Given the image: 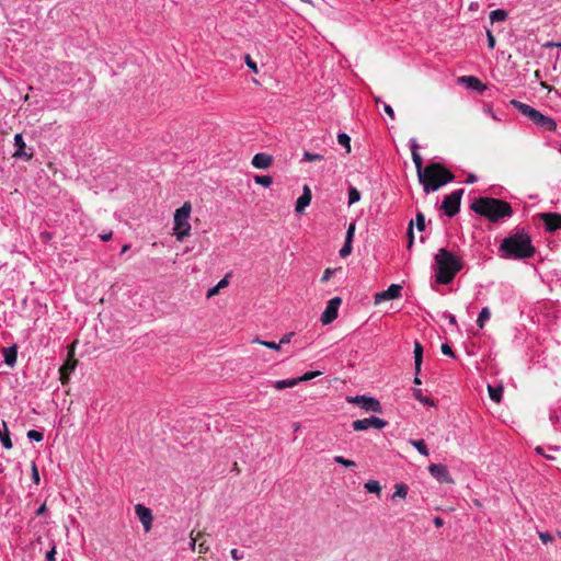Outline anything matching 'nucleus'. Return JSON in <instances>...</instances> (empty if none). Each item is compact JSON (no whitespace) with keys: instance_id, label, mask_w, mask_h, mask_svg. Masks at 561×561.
<instances>
[{"instance_id":"nucleus-35","label":"nucleus","mask_w":561,"mask_h":561,"mask_svg":"<svg viewBox=\"0 0 561 561\" xmlns=\"http://www.w3.org/2000/svg\"><path fill=\"white\" fill-rule=\"evenodd\" d=\"M396 491L393 493V497L404 499L408 494V486L403 483L396 484Z\"/></svg>"},{"instance_id":"nucleus-53","label":"nucleus","mask_w":561,"mask_h":561,"mask_svg":"<svg viewBox=\"0 0 561 561\" xmlns=\"http://www.w3.org/2000/svg\"><path fill=\"white\" fill-rule=\"evenodd\" d=\"M383 111L391 119H394V111L389 104H383Z\"/></svg>"},{"instance_id":"nucleus-20","label":"nucleus","mask_w":561,"mask_h":561,"mask_svg":"<svg viewBox=\"0 0 561 561\" xmlns=\"http://www.w3.org/2000/svg\"><path fill=\"white\" fill-rule=\"evenodd\" d=\"M77 364H78V360L75 357L73 344H72L68 352V357H67L66 362L64 363V365L59 368V371H65V373L71 374L75 370V368L77 367Z\"/></svg>"},{"instance_id":"nucleus-42","label":"nucleus","mask_w":561,"mask_h":561,"mask_svg":"<svg viewBox=\"0 0 561 561\" xmlns=\"http://www.w3.org/2000/svg\"><path fill=\"white\" fill-rule=\"evenodd\" d=\"M351 253H352V242L345 241L344 245L340 250V255L342 257H345V256L350 255Z\"/></svg>"},{"instance_id":"nucleus-23","label":"nucleus","mask_w":561,"mask_h":561,"mask_svg":"<svg viewBox=\"0 0 561 561\" xmlns=\"http://www.w3.org/2000/svg\"><path fill=\"white\" fill-rule=\"evenodd\" d=\"M488 392L491 398L496 403L501 402L502 393H503V386L500 385L497 387H492L491 385L488 386Z\"/></svg>"},{"instance_id":"nucleus-22","label":"nucleus","mask_w":561,"mask_h":561,"mask_svg":"<svg viewBox=\"0 0 561 561\" xmlns=\"http://www.w3.org/2000/svg\"><path fill=\"white\" fill-rule=\"evenodd\" d=\"M423 362V346L420 342H414V365L416 375L421 373V366Z\"/></svg>"},{"instance_id":"nucleus-41","label":"nucleus","mask_w":561,"mask_h":561,"mask_svg":"<svg viewBox=\"0 0 561 561\" xmlns=\"http://www.w3.org/2000/svg\"><path fill=\"white\" fill-rule=\"evenodd\" d=\"M27 437L30 439H33L35 442H41L43 439V433L36 431V430H30L27 432Z\"/></svg>"},{"instance_id":"nucleus-26","label":"nucleus","mask_w":561,"mask_h":561,"mask_svg":"<svg viewBox=\"0 0 561 561\" xmlns=\"http://www.w3.org/2000/svg\"><path fill=\"white\" fill-rule=\"evenodd\" d=\"M296 385H298L297 378L285 379V380H277L276 382H274V388L277 389V390H283L285 388H290V387H294Z\"/></svg>"},{"instance_id":"nucleus-45","label":"nucleus","mask_w":561,"mask_h":561,"mask_svg":"<svg viewBox=\"0 0 561 561\" xmlns=\"http://www.w3.org/2000/svg\"><path fill=\"white\" fill-rule=\"evenodd\" d=\"M244 59H245V64H247V66H248V67H249L253 72H255V73H256V72L259 71V70H257V66H256L255 61H253V60H252V58L250 57V55H247Z\"/></svg>"},{"instance_id":"nucleus-58","label":"nucleus","mask_w":561,"mask_h":561,"mask_svg":"<svg viewBox=\"0 0 561 561\" xmlns=\"http://www.w3.org/2000/svg\"><path fill=\"white\" fill-rule=\"evenodd\" d=\"M39 238L42 241L47 242L51 239V234L49 232L45 231L39 234Z\"/></svg>"},{"instance_id":"nucleus-34","label":"nucleus","mask_w":561,"mask_h":561,"mask_svg":"<svg viewBox=\"0 0 561 561\" xmlns=\"http://www.w3.org/2000/svg\"><path fill=\"white\" fill-rule=\"evenodd\" d=\"M359 199H360L359 191L356 187L351 186L348 188V204L352 205L354 203H357Z\"/></svg>"},{"instance_id":"nucleus-7","label":"nucleus","mask_w":561,"mask_h":561,"mask_svg":"<svg viewBox=\"0 0 561 561\" xmlns=\"http://www.w3.org/2000/svg\"><path fill=\"white\" fill-rule=\"evenodd\" d=\"M463 194V190L459 188L445 196L440 209L448 217H454L460 210L461 197Z\"/></svg>"},{"instance_id":"nucleus-24","label":"nucleus","mask_w":561,"mask_h":561,"mask_svg":"<svg viewBox=\"0 0 561 561\" xmlns=\"http://www.w3.org/2000/svg\"><path fill=\"white\" fill-rule=\"evenodd\" d=\"M229 284L228 277L225 276L221 280L218 282V284L207 290L206 297L211 298L216 295H218L219 290L227 287Z\"/></svg>"},{"instance_id":"nucleus-25","label":"nucleus","mask_w":561,"mask_h":561,"mask_svg":"<svg viewBox=\"0 0 561 561\" xmlns=\"http://www.w3.org/2000/svg\"><path fill=\"white\" fill-rule=\"evenodd\" d=\"M2 425H3L4 431L2 432L0 430V440H1V443H2L4 448L11 449L12 448V440H11V438L9 436V430L7 427L5 422H2Z\"/></svg>"},{"instance_id":"nucleus-61","label":"nucleus","mask_w":561,"mask_h":561,"mask_svg":"<svg viewBox=\"0 0 561 561\" xmlns=\"http://www.w3.org/2000/svg\"><path fill=\"white\" fill-rule=\"evenodd\" d=\"M477 181V178L474 174H469L468 178L466 179L465 183L467 184H472Z\"/></svg>"},{"instance_id":"nucleus-5","label":"nucleus","mask_w":561,"mask_h":561,"mask_svg":"<svg viewBox=\"0 0 561 561\" xmlns=\"http://www.w3.org/2000/svg\"><path fill=\"white\" fill-rule=\"evenodd\" d=\"M511 105L514 106L522 115L527 117L534 125L543 129L553 131L557 128V123L552 117L546 116L536 108L529 106L517 100H511Z\"/></svg>"},{"instance_id":"nucleus-40","label":"nucleus","mask_w":561,"mask_h":561,"mask_svg":"<svg viewBox=\"0 0 561 561\" xmlns=\"http://www.w3.org/2000/svg\"><path fill=\"white\" fill-rule=\"evenodd\" d=\"M322 159H323V156H321V154L311 153L309 151H305L304 152V160L305 161L312 162V161H320Z\"/></svg>"},{"instance_id":"nucleus-63","label":"nucleus","mask_w":561,"mask_h":561,"mask_svg":"<svg viewBox=\"0 0 561 561\" xmlns=\"http://www.w3.org/2000/svg\"><path fill=\"white\" fill-rule=\"evenodd\" d=\"M103 241H108L112 238V232L100 236Z\"/></svg>"},{"instance_id":"nucleus-44","label":"nucleus","mask_w":561,"mask_h":561,"mask_svg":"<svg viewBox=\"0 0 561 561\" xmlns=\"http://www.w3.org/2000/svg\"><path fill=\"white\" fill-rule=\"evenodd\" d=\"M32 480L35 484L39 483V473L35 462H32Z\"/></svg>"},{"instance_id":"nucleus-17","label":"nucleus","mask_w":561,"mask_h":561,"mask_svg":"<svg viewBox=\"0 0 561 561\" xmlns=\"http://www.w3.org/2000/svg\"><path fill=\"white\" fill-rule=\"evenodd\" d=\"M14 145L16 147V150L13 154L15 158H25L26 160H31L33 157V153H26L25 152V142L23 140L22 134H16L14 136Z\"/></svg>"},{"instance_id":"nucleus-19","label":"nucleus","mask_w":561,"mask_h":561,"mask_svg":"<svg viewBox=\"0 0 561 561\" xmlns=\"http://www.w3.org/2000/svg\"><path fill=\"white\" fill-rule=\"evenodd\" d=\"M458 81L466 84L467 88L472 90L484 91L486 89V87L477 77L473 76L459 77Z\"/></svg>"},{"instance_id":"nucleus-15","label":"nucleus","mask_w":561,"mask_h":561,"mask_svg":"<svg viewBox=\"0 0 561 561\" xmlns=\"http://www.w3.org/2000/svg\"><path fill=\"white\" fill-rule=\"evenodd\" d=\"M272 163L273 157L264 152L256 153L252 159V165L261 170H266L271 168Z\"/></svg>"},{"instance_id":"nucleus-21","label":"nucleus","mask_w":561,"mask_h":561,"mask_svg":"<svg viewBox=\"0 0 561 561\" xmlns=\"http://www.w3.org/2000/svg\"><path fill=\"white\" fill-rule=\"evenodd\" d=\"M3 356H4V363L13 367L16 363V356H18V350L16 346L13 345L11 347H4L3 348Z\"/></svg>"},{"instance_id":"nucleus-3","label":"nucleus","mask_w":561,"mask_h":561,"mask_svg":"<svg viewBox=\"0 0 561 561\" xmlns=\"http://www.w3.org/2000/svg\"><path fill=\"white\" fill-rule=\"evenodd\" d=\"M455 179L454 173L439 162H430L425 165V171L420 174L419 182L423 186V191L428 194L430 192L438 191L442 186Z\"/></svg>"},{"instance_id":"nucleus-48","label":"nucleus","mask_w":561,"mask_h":561,"mask_svg":"<svg viewBox=\"0 0 561 561\" xmlns=\"http://www.w3.org/2000/svg\"><path fill=\"white\" fill-rule=\"evenodd\" d=\"M262 345L267 347V348L274 350V351H279L280 350L279 342L275 343V342H267V341H265L264 343H262Z\"/></svg>"},{"instance_id":"nucleus-50","label":"nucleus","mask_w":561,"mask_h":561,"mask_svg":"<svg viewBox=\"0 0 561 561\" xmlns=\"http://www.w3.org/2000/svg\"><path fill=\"white\" fill-rule=\"evenodd\" d=\"M539 538L543 543H548L553 540V537L549 533H539Z\"/></svg>"},{"instance_id":"nucleus-33","label":"nucleus","mask_w":561,"mask_h":561,"mask_svg":"<svg viewBox=\"0 0 561 561\" xmlns=\"http://www.w3.org/2000/svg\"><path fill=\"white\" fill-rule=\"evenodd\" d=\"M254 182L264 187H268L273 183V179L270 175H255Z\"/></svg>"},{"instance_id":"nucleus-37","label":"nucleus","mask_w":561,"mask_h":561,"mask_svg":"<svg viewBox=\"0 0 561 561\" xmlns=\"http://www.w3.org/2000/svg\"><path fill=\"white\" fill-rule=\"evenodd\" d=\"M334 461H335L336 463H340V465H342V466L346 467V468H353V467H355V466H356L355 461H353V460H348V459H345V458H344V457H342V456H335V457H334Z\"/></svg>"},{"instance_id":"nucleus-32","label":"nucleus","mask_w":561,"mask_h":561,"mask_svg":"<svg viewBox=\"0 0 561 561\" xmlns=\"http://www.w3.org/2000/svg\"><path fill=\"white\" fill-rule=\"evenodd\" d=\"M337 142L341 146L345 147L347 153L351 152V138H350L348 135H346L344 133L339 134L337 135Z\"/></svg>"},{"instance_id":"nucleus-14","label":"nucleus","mask_w":561,"mask_h":561,"mask_svg":"<svg viewBox=\"0 0 561 561\" xmlns=\"http://www.w3.org/2000/svg\"><path fill=\"white\" fill-rule=\"evenodd\" d=\"M135 512L142 524L145 531L148 533L152 527L153 517L151 511L142 504H137L135 506Z\"/></svg>"},{"instance_id":"nucleus-6","label":"nucleus","mask_w":561,"mask_h":561,"mask_svg":"<svg viewBox=\"0 0 561 561\" xmlns=\"http://www.w3.org/2000/svg\"><path fill=\"white\" fill-rule=\"evenodd\" d=\"M192 206L188 202H185L181 208L175 210L173 230L179 241H183L191 233V225L188 222Z\"/></svg>"},{"instance_id":"nucleus-18","label":"nucleus","mask_w":561,"mask_h":561,"mask_svg":"<svg viewBox=\"0 0 561 561\" xmlns=\"http://www.w3.org/2000/svg\"><path fill=\"white\" fill-rule=\"evenodd\" d=\"M311 202V190L308 185L304 186L302 195L297 199L296 202V211L298 214H301L305 208L310 204Z\"/></svg>"},{"instance_id":"nucleus-39","label":"nucleus","mask_w":561,"mask_h":561,"mask_svg":"<svg viewBox=\"0 0 561 561\" xmlns=\"http://www.w3.org/2000/svg\"><path fill=\"white\" fill-rule=\"evenodd\" d=\"M413 221H410L409 222V226H408V231H407V236H408V248L411 249L413 243H414V232H413Z\"/></svg>"},{"instance_id":"nucleus-13","label":"nucleus","mask_w":561,"mask_h":561,"mask_svg":"<svg viewBox=\"0 0 561 561\" xmlns=\"http://www.w3.org/2000/svg\"><path fill=\"white\" fill-rule=\"evenodd\" d=\"M352 401L357 403L358 405H360V408L366 411H373V412H377V413H381V411H382L380 402L370 397L357 396Z\"/></svg>"},{"instance_id":"nucleus-49","label":"nucleus","mask_w":561,"mask_h":561,"mask_svg":"<svg viewBox=\"0 0 561 561\" xmlns=\"http://www.w3.org/2000/svg\"><path fill=\"white\" fill-rule=\"evenodd\" d=\"M486 36H488V46H489V48L493 49L495 47V37L491 31L486 32Z\"/></svg>"},{"instance_id":"nucleus-38","label":"nucleus","mask_w":561,"mask_h":561,"mask_svg":"<svg viewBox=\"0 0 561 561\" xmlns=\"http://www.w3.org/2000/svg\"><path fill=\"white\" fill-rule=\"evenodd\" d=\"M415 225L417 230L423 231L425 229V216L423 213L419 211L415 217Z\"/></svg>"},{"instance_id":"nucleus-52","label":"nucleus","mask_w":561,"mask_h":561,"mask_svg":"<svg viewBox=\"0 0 561 561\" xmlns=\"http://www.w3.org/2000/svg\"><path fill=\"white\" fill-rule=\"evenodd\" d=\"M295 335L294 332L286 333L279 341L280 346L283 344H288L291 341V337Z\"/></svg>"},{"instance_id":"nucleus-31","label":"nucleus","mask_w":561,"mask_h":561,"mask_svg":"<svg viewBox=\"0 0 561 561\" xmlns=\"http://www.w3.org/2000/svg\"><path fill=\"white\" fill-rule=\"evenodd\" d=\"M365 489L369 492V493H376V494H379L381 492V486L379 484L378 481L376 480H369L365 483Z\"/></svg>"},{"instance_id":"nucleus-57","label":"nucleus","mask_w":561,"mask_h":561,"mask_svg":"<svg viewBox=\"0 0 561 561\" xmlns=\"http://www.w3.org/2000/svg\"><path fill=\"white\" fill-rule=\"evenodd\" d=\"M55 554H56V549L55 547H53L47 553H46V560L47 561H55Z\"/></svg>"},{"instance_id":"nucleus-54","label":"nucleus","mask_w":561,"mask_h":561,"mask_svg":"<svg viewBox=\"0 0 561 561\" xmlns=\"http://www.w3.org/2000/svg\"><path fill=\"white\" fill-rule=\"evenodd\" d=\"M332 274H333V270H331V268H327V270L324 271V273H323L322 277H321V282H322V283L328 282V280L331 278Z\"/></svg>"},{"instance_id":"nucleus-9","label":"nucleus","mask_w":561,"mask_h":561,"mask_svg":"<svg viewBox=\"0 0 561 561\" xmlns=\"http://www.w3.org/2000/svg\"><path fill=\"white\" fill-rule=\"evenodd\" d=\"M387 425V422L377 416H370L363 420H356L352 423L354 431H366L369 427H375L377 430H381Z\"/></svg>"},{"instance_id":"nucleus-59","label":"nucleus","mask_w":561,"mask_h":561,"mask_svg":"<svg viewBox=\"0 0 561 561\" xmlns=\"http://www.w3.org/2000/svg\"><path fill=\"white\" fill-rule=\"evenodd\" d=\"M445 317H446V319H448V322H449L451 325L458 327L457 320H456V318H455V316H454V314H450V313H449V314H446Z\"/></svg>"},{"instance_id":"nucleus-56","label":"nucleus","mask_w":561,"mask_h":561,"mask_svg":"<svg viewBox=\"0 0 561 561\" xmlns=\"http://www.w3.org/2000/svg\"><path fill=\"white\" fill-rule=\"evenodd\" d=\"M209 550V546L206 543V541H202L198 543V552L199 553H207Z\"/></svg>"},{"instance_id":"nucleus-1","label":"nucleus","mask_w":561,"mask_h":561,"mask_svg":"<svg viewBox=\"0 0 561 561\" xmlns=\"http://www.w3.org/2000/svg\"><path fill=\"white\" fill-rule=\"evenodd\" d=\"M505 259L524 260L535 255L536 249L530 236L525 231H518L504 238L499 248Z\"/></svg>"},{"instance_id":"nucleus-36","label":"nucleus","mask_w":561,"mask_h":561,"mask_svg":"<svg viewBox=\"0 0 561 561\" xmlns=\"http://www.w3.org/2000/svg\"><path fill=\"white\" fill-rule=\"evenodd\" d=\"M321 375V371L319 370H314V371H307L302 376L298 377L297 380H298V383L301 382V381H308V380H311L318 376Z\"/></svg>"},{"instance_id":"nucleus-55","label":"nucleus","mask_w":561,"mask_h":561,"mask_svg":"<svg viewBox=\"0 0 561 561\" xmlns=\"http://www.w3.org/2000/svg\"><path fill=\"white\" fill-rule=\"evenodd\" d=\"M60 377L59 380L62 385H66L69 381L70 373L59 371Z\"/></svg>"},{"instance_id":"nucleus-10","label":"nucleus","mask_w":561,"mask_h":561,"mask_svg":"<svg viewBox=\"0 0 561 561\" xmlns=\"http://www.w3.org/2000/svg\"><path fill=\"white\" fill-rule=\"evenodd\" d=\"M538 217L543 221L548 232H554L561 229V214L558 213H540Z\"/></svg>"},{"instance_id":"nucleus-8","label":"nucleus","mask_w":561,"mask_h":561,"mask_svg":"<svg viewBox=\"0 0 561 561\" xmlns=\"http://www.w3.org/2000/svg\"><path fill=\"white\" fill-rule=\"evenodd\" d=\"M341 304L342 299L340 297H334L329 300L320 318V321L323 325L332 323L337 318L339 308Z\"/></svg>"},{"instance_id":"nucleus-16","label":"nucleus","mask_w":561,"mask_h":561,"mask_svg":"<svg viewBox=\"0 0 561 561\" xmlns=\"http://www.w3.org/2000/svg\"><path fill=\"white\" fill-rule=\"evenodd\" d=\"M410 147H411L412 159H413V162L415 164L416 174H417V178H419L420 174H422L425 171V167H423V159H422V156L419 152V145L416 144V141L412 140Z\"/></svg>"},{"instance_id":"nucleus-29","label":"nucleus","mask_w":561,"mask_h":561,"mask_svg":"<svg viewBox=\"0 0 561 561\" xmlns=\"http://www.w3.org/2000/svg\"><path fill=\"white\" fill-rule=\"evenodd\" d=\"M413 397L419 402H421L423 404H426V405H430V407H434L435 405V402L431 398L423 396L422 391L420 389H414L413 390Z\"/></svg>"},{"instance_id":"nucleus-64","label":"nucleus","mask_w":561,"mask_h":561,"mask_svg":"<svg viewBox=\"0 0 561 561\" xmlns=\"http://www.w3.org/2000/svg\"><path fill=\"white\" fill-rule=\"evenodd\" d=\"M129 248H130V245H129V244H124V245L122 247V251H121V252H122V253H125V252H127V251L129 250Z\"/></svg>"},{"instance_id":"nucleus-27","label":"nucleus","mask_w":561,"mask_h":561,"mask_svg":"<svg viewBox=\"0 0 561 561\" xmlns=\"http://www.w3.org/2000/svg\"><path fill=\"white\" fill-rule=\"evenodd\" d=\"M490 317H491V311H490L489 307L482 308V310L480 311L479 317L477 319L478 327L480 329H482L484 327V323L490 319Z\"/></svg>"},{"instance_id":"nucleus-2","label":"nucleus","mask_w":561,"mask_h":561,"mask_svg":"<svg viewBox=\"0 0 561 561\" xmlns=\"http://www.w3.org/2000/svg\"><path fill=\"white\" fill-rule=\"evenodd\" d=\"M470 208L491 222H497L513 215V208L510 203L494 197H478L472 202Z\"/></svg>"},{"instance_id":"nucleus-30","label":"nucleus","mask_w":561,"mask_h":561,"mask_svg":"<svg viewBox=\"0 0 561 561\" xmlns=\"http://www.w3.org/2000/svg\"><path fill=\"white\" fill-rule=\"evenodd\" d=\"M506 18L507 12L505 10L497 9L490 13L491 23L504 21Z\"/></svg>"},{"instance_id":"nucleus-47","label":"nucleus","mask_w":561,"mask_h":561,"mask_svg":"<svg viewBox=\"0 0 561 561\" xmlns=\"http://www.w3.org/2000/svg\"><path fill=\"white\" fill-rule=\"evenodd\" d=\"M440 350H442V353H443L444 355L451 356V357H454V356H455V355H454V352H453V350H451V347H450L447 343H444V344L442 345Z\"/></svg>"},{"instance_id":"nucleus-11","label":"nucleus","mask_w":561,"mask_h":561,"mask_svg":"<svg viewBox=\"0 0 561 561\" xmlns=\"http://www.w3.org/2000/svg\"><path fill=\"white\" fill-rule=\"evenodd\" d=\"M428 471L440 483H454V480L445 465L432 463L428 467Z\"/></svg>"},{"instance_id":"nucleus-60","label":"nucleus","mask_w":561,"mask_h":561,"mask_svg":"<svg viewBox=\"0 0 561 561\" xmlns=\"http://www.w3.org/2000/svg\"><path fill=\"white\" fill-rule=\"evenodd\" d=\"M46 510H47V508H46V504H42V505L36 510V515H37V516H41V515L45 514V513H46Z\"/></svg>"},{"instance_id":"nucleus-46","label":"nucleus","mask_w":561,"mask_h":561,"mask_svg":"<svg viewBox=\"0 0 561 561\" xmlns=\"http://www.w3.org/2000/svg\"><path fill=\"white\" fill-rule=\"evenodd\" d=\"M202 536H203V533H202V531H198L195 536H194V530H193V531H191V534H190V537H191V540H192V542H191V548H192L193 550H194V549H195V547H196V542H197V540H198Z\"/></svg>"},{"instance_id":"nucleus-62","label":"nucleus","mask_w":561,"mask_h":561,"mask_svg":"<svg viewBox=\"0 0 561 561\" xmlns=\"http://www.w3.org/2000/svg\"><path fill=\"white\" fill-rule=\"evenodd\" d=\"M434 525L436 527H442L444 525V520L440 517H435L434 518Z\"/></svg>"},{"instance_id":"nucleus-4","label":"nucleus","mask_w":561,"mask_h":561,"mask_svg":"<svg viewBox=\"0 0 561 561\" xmlns=\"http://www.w3.org/2000/svg\"><path fill=\"white\" fill-rule=\"evenodd\" d=\"M436 282L439 284H449L456 274L462 268L459 257L446 249H439L435 255Z\"/></svg>"},{"instance_id":"nucleus-43","label":"nucleus","mask_w":561,"mask_h":561,"mask_svg":"<svg viewBox=\"0 0 561 561\" xmlns=\"http://www.w3.org/2000/svg\"><path fill=\"white\" fill-rule=\"evenodd\" d=\"M354 233H355V224H351L346 231L345 241L353 242Z\"/></svg>"},{"instance_id":"nucleus-51","label":"nucleus","mask_w":561,"mask_h":561,"mask_svg":"<svg viewBox=\"0 0 561 561\" xmlns=\"http://www.w3.org/2000/svg\"><path fill=\"white\" fill-rule=\"evenodd\" d=\"M231 558L233 560H242L244 558L243 552L239 551L238 549H232L230 551Z\"/></svg>"},{"instance_id":"nucleus-12","label":"nucleus","mask_w":561,"mask_h":561,"mask_svg":"<svg viewBox=\"0 0 561 561\" xmlns=\"http://www.w3.org/2000/svg\"><path fill=\"white\" fill-rule=\"evenodd\" d=\"M402 286L399 284H392L387 290L377 293L375 295V304L378 305L381 301L398 299L401 297Z\"/></svg>"},{"instance_id":"nucleus-28","label":"nucleus","mask_w":561,"mask_h":561,"mask_svg":"<svg viewBox=\"0 0 561 561\" xmlns=\"http://www.w3.org/2000/svg\"><path fill=\"white\" fill-rule=\"evenodd\" d=\"M410 444L423 456H428V449L423 439H411Z\"/></svg>"}]
</instances>
